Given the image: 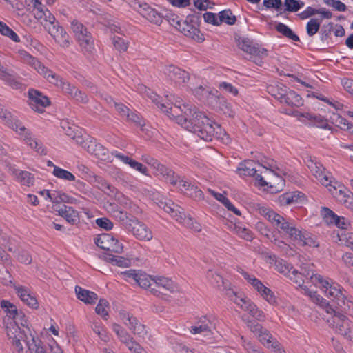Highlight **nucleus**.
Segmentation results:
<instances>
[{
    "label": "nucleus",
    "mask_w": 353,
    "mask_h": 353,
    "mask_svg": "<svg viewBox=\"0 0 353 353\" xmlns=\"http://www.w3.org/2000/svg\"><path fill=\"white\" fill-rule=\"evenodd\" d=\"M149 97L168 117L174 119L179 125L185 130L196 134L205 141H211L213 139H220L223 143H228L230 138L226 132L221 125L208 116L199 111L196 107L183 104L181 101L176 99L174 104L168 107L164 103H160L159 97L152 92L147 93Z\"/></svg>",
    "instance_id": "f257e3e1"
},
{
    "label": "nucleus",
    "mask_w": 353,
    "mask_h": 353,
    "mask_svg": "<svg viewBox=\"0 0 353 353\" xmlns=\"http://www.w3.org/2000/svg\"><path fill=\"white\" fill-rule=\"evenodd\" d=\"M1 307L6 315L3 319L7 335L12 340V345L19 352H23V345L21 340L26 336V330L22 329L26 327L27 321L22 312H19L16 305L9 301L2 300Z\"/></svg>",
    "instance_id": "f03ea898"
},
{
    "label": "nucleus",
    "mask_w": 353,
    "mask_h": 353,
    "mask_svg": "<svg viewBox=\"0 0 353 353\" xmlns=\"http://www.w3.org/2000/svg\"><path fill=\"white\" fill-rule=\"evenodd\" d=\"M160 208L170 214L176 221L194 232H199L202 230L201 225L190 216H187L181 207L175 204L171 200L165 199L157 203Z\"/></svg>",
    "instance_id": "7ed1b4c3"
},
{
    "label": "nucleus",
    "mask_w": 353,
    "mask_h": 353,
    "mask_svg": "<svg viewBox=\"0 0 353 353\" xmlns=\"http://www.w3.org/2000/svg\"><path fill=\"white\" fill-rule=\"evenodd\" d=\"M18 54L21 61L33 68L50 83L59 88L61 86L63 83V79L50 69L46 68L37 59L24 50H19Z\"/></svg>",
    "instance_id": "20e7f679"
},
{
    "label": "nucleus",
    "mask_w": 353,
    "mask_h": 353,
    "mask_svg": "<svg viewBox=\"0 0 353 353\" xmlns=\"http://www.w3.org/2000/svg\"><path fill=\"white\" fill-rule=\"evenodd\" d=\"M261 213L272 223L277 230H281L284 232L292 240L296 241L298 236H300L301 230L295 227L292 223L286 221L284 217L276 212L268 208H262Z\"/></svg>",
    "instance_id": "39448f33"
},
{
    "label": "nucleus",
    "mask_w": 353,
    "mask_h": 353,
    "mask_svg": "<svg viewBox=\"0 0 353 353\" xmlns=\"http://www.w3.org/2000/svg\"><path fill=\"white\" fill-rule=\"evenodd\" d=\"M6 125L14 130L23 139L25 143L34 149L38 154H46V149L41 142L34 138L30 130L27 128L15 117L12 116L10 123H7Z\"/></svg>",
    "instance_id": "423d86ee"
},
{
    "label": "nucleus",
    "mask_w": 353,
    "mask_h": 353,
    "mask_svg": "<svg viewBox=\"0 0 353 353\" xmlns=\"http://www.w3.org/2000/svg\"><path fill=\"white\" fill-rule=\"evenodd\" d=\"M325 319L330 327L345 337L352 330L353 321L349 316L340 311L334 310L332 314L325 316Z\"/></svg>",
    "instance_id": "0eeeda50"
},
{
    "label": "nucleus",
    "mask_w": 353,
    "mask_h": 353,
    "mask_svg": "<svg viewBox=\"0 0 353 353\" xmlns=\"http://www.w3.org/2000/svg\"><path fill=\"white\" fill-rule=\"evenodd\" d=\"M238 47L248 54L250 59L256 64L261 65L262 59L268 56V50L260 48L259 44L247 37H239L236 39Z\"/></svg>",
    "instance_id": "6e6552de"
},
{
    "label": "nucleus",
    "mask_w": 353,
    "mask_h": 353,
    "mask_svg": "<svg viewBox=\"0 0 353 353\" xmlns=\"http://www.w3.org/2000/svg\"><path fill=\"white\" fill-rule=\"evenodd\" d=\"M71 28L82 50L91 53L94 49V41L87 28L77 20H73Z\"/></svg>",
    "instance_id": "1a4fd4ad"
},
{
    "label": "nucleus",
    "mask_w": 353,
    "mask_h": 353,
    "mask_svg": "<svg viewBox=\"0 0 353 353\" xmlns=\"http://www.w3.org/2000/svg\"><path fill=\"white\" fill-rule=\"evenodd\" d=\"M152 285L151 293L158 297L163 298L180 292L177 284L166 277L155 276Z\"/></svg>",
    "instance_id": "9d476101"
},
{
    "label": "nucleus",
    "mask_w": 353,
    "mask_h": 353,
    "mask_svg": "<svg viewBox=\"0 0 353 353\" xmlns=\"http://www.w3.org/2000/svg\"><path fill=\"white\" fill-rule=\"evenodd\" d=\"M120 319L123 324L134 334L144 339L148 335V331L145 325L141 323L137 317L125 310H121L119 313Z\"/></svg>",
    "instance_id": "9b49d317"
},
{
    "label": "nucleus",
    "mask_w": 353,
    "mask_h": 353,
    "mask_svg": "<svg viewBox=\"0 0 353 353\" xmlns=\"http://www.w3.org/2000/svg\"><path fill=\"white\" fill-rule=\"evenodd\" d=\"M94 243L101 249L110 252L121 254L123 250L122 243L108 233L99 234L94 239Z\"/></svg>",
    "instance_id": "f8f14e48"
},
{
    "label": "nucleus",
    "mask_w": 353,
    "mask_h": 353,
    "mask_svg": "<svg viewBox=\"0 0 353 353\" xmlns=\"http://www.w3.org/2000/svg\"><path fill=\"white\" fill-rule=\"evenodd\" d=\"M164 72L166 77L176 85L188 87L187 83L190 79L188 72L174 65H170L165 67Z\"/></svg>",
    "instance_id": "ddd939ff"
},
{
    "label": "nucleus",
    "mask_w": 353,
    "mask_h": 353,
    "mask_svg": "<svg viewBox=\"0 0 353 353\" xmlns=\"http://www.w3.org/2000/svg\"><path fill=\"white\" fill-rule=\"evenodd\" d=\"M127 230L141 241H150L152 239L151 230L142 222H140L135 217L132 219V222L128 223Z\"/></svg>",
    "instance_id": "4468645a"
},
{
    "label": "nucleus",
    "mask_w": 353,
    "mask_h": 353,
    "mask_svg": "<svg viewBox=\"0 0 353 353\" xmlns=\"http://www.w3.org/2000/svg\"><path fill=\"white\" fill-rule=\"evenodd\" d=\"M233 301L243 310L248 312L253 318L259 321H265V316L263 312L259 310L250 299L241 298L234 294Z\"/></svg>",
    "instance_id": "2eb2a0df"
},
{
    "label": "nucleus",
    "mask_w": 353,
    "mask_h": 353,
    "mask_svg": "<svg viewBox=\"0 0 353 353\" xmlns=\"http://www.w3.org/2000/svg\"><path fill=\"white\" fill-rule=\"evenodd\" d=\"M233 301L243 310L248 312L253 318L259 321H265V316L263 312L259 310L250 299L241 298L234 294Z\"/></svg>",
    "instance_id": "dca6fc26"
},
{
    "label": "nucleus",
    "mask_w": 353,
    "mask_h": 353,
    "mask_svg": "<svg viewBox=\"0 0 353 353\" xmlns=\"http://www.w3.org/2000/svg\"><path fill=\"white\" fill-rule=\"evenodd\" d=\"M216 323L217 320L214 318L203 316L200 319L196 325L191 327L190 332L192 334L205 333V336L213 335L216 330Z\"/></svg>",
    "instance_id": "f3484780"
},
{
    "label": "nucleus",
    "mask_w": 353,
    "mask_h": 353,
    "mask_svg": "<svg viewBox=\"0 0 353 353\" xmlns=\"http://www.w3.org/2000/svg\"><path fill=\"white\" fill-rule=\"evenodd\" d=\"M278 94L276 97L281 103H285L289 106L299 107L303 104L302 98L293 90H287L286 88L281 85L279 88Z\"/></svg>",
    "instance_id": "a211bd4d"
},
{
    "label": "nucleus",
    "mask_w": 353,
    "mask_h": 353,
    "mask_svg": "<svg viewBox=\"0 0 353 353\" xmlns=\"http://www.w3.org/2000/svg\"><path fill=\"white\" fill-rule=\"evenodd\" d=\"M29 105L35 112H43L44 108L50 104L47 97L37 90L31 89L28 91Z\"/></svg>",
    "instance_id": "6ab92c4d"
},
{
    "label": "nucleus",
    "mask_w": 353,
    "mask_h": 353,
    "mask_svg": "<svg viewBox=\"0 0 353 353\" xmlns=\"http://www.w3.org/2000/svg\"><path fill=\"white\" fill-rule=\"evenodd\" d=\"M83 148L90 154L102 161H112L108 150L102 145L97 143L96 140L91 137H87V141L85 145H83Z\"/></svg>",
    "instance_id": "aec40b11"
},
{
    "label": "nucleus",
    "mask_w": 353,
    "mask_h": 353,
    "mask_svg": "<svg viewBox=\"0 0 353 353\" xmlns=\"http://www.w3.org/2000/svg\"><path fill=\"white\" fill-rule=\"evenodd\" d=\"M255 163L253 161H245L241 163L238 168V172L242 176H254L256 180L259 181L261 186L268 185V183L264 181L261 174H258V170L254 166Z\"/></svg>",
    "instance_id": "412c9836"
},
{
    "label": "nucleus",
    "mask_w": 353,
    "mask_h": 353,
    "mask_svg": "<svg viewBox=\"0 0 353 353\" xmlns=\"http://www.w3.org/2000/svg\"><path fill=\"white\" fill-rule=\"evenodd\" d=\"M248 326L265 346L270 347L272 342L275 340L268 330L263 327L261 325L249 321Z\"/></svg>",
    "instance_id": "4be33fe9"
},
{
    "label": "nucleus",
    "mask_w": 353,
    "mask_h": 353,
    "mask_svg": "<svg viewBox=\"0 0 353 353\" xmlns=\"http://www.w3.org/2000/svg\"><path fill=\"white\" fill-rule=\"evenodd\" d=\"M153 170H154V174L157 176L163 178L165 181L174 186L177 185L179 176L176 175L172 170L167 168L159 162L156 163Z\"/></svg>",
    "instance_id": "5701e85b"
},
{
    "label": "nucleus",
    "mask_w": 353,
    "mask_h": 353,
    "mask_svg": "<svg viewBox=\"0 0 353 353\" xmlns=\"http://www.w3.org/2000/svg\"><path fill=\"white\" fill-rule=\"evenodd\" d=\"M138 11L144 18L154 24L161 25L163 21L161 14L146 3H139Z\"/></svg>",
    "instance_id": "b1692460"
},
{
    "label": "nucleus",
    "mask_w": 353,
    "mask_h": 353,
    "mask_svg": "<svg viewBox=\"0 0 353 353\" xmlns=\"http://www.w3.org/2000/svg\"><path fill=\"white\" fill-rule=\"evenodd\" d=\"M307 165L314 176L323 185L328 187V185H330V178L327 174L324 173V168L320 163L315 162L310 159L307 162Z\"/></svg>",
    "instance_id": "393cba45"
},
{
    "label": "nucleus",
    "mask_w": 353,
    "mask_h": 353,
    "mask_svg": "<svg viewBox=\"0 0 353 353\" xmlns=\"http://www.w3.org/2000/svg\"><path fill=\"white\" fill-rule=\"evenodd\" d=\"M315 279H318V286L325 295L332 300V302H333L336 297L343 294L340 288L330 283V282L323 276H316Z\"/></svg>",
    "instance_id": "a878e982"
},
{
    "label": "nucleus",
    "mask_w": 353,
    "mask_h": 353,
    "mask_svg": "<svg viewBox=\"0 0 353 353\" xmlns=\"http://www.w3.org/2000/svg\"><path fill=\"white\" fill-rule=\"evenodd\" d=\"M210 104L216 111H220L228 117L234 116L231 105L223 97L216 95L211 97Z\"/></svg>",
    "instance_id": "bb28decb"
},
{
    "label": "nucleus",
    "mask_w": 353,
    "mask_h": 353,
    "mask_svg": "<svg viewBox=\"0 0 353 353\" xmlns=\"http://www.w3.org/2000/svg\"><path fill=\"white\" fill-rule=\"evenodd\" d=\"M60 88L65 93L68 94L79 102L86 103L88 101V98L85 94L77 89L76 87L72 85L68 82L63 81Z\"/></svg>",
    "instance_id": "cd10ccee"
},
{
    "label": "nucleus",
    "mask_w": 353,
    "mask_h": 353,
    "mask_svg": "<svg viewBox=\"0 0 353 353\" xmlns=\"http://www.w3.org/2000/svg\"><path fill=\"white\" fill-rule=\"evenodd\" d=\"M21 341L28 347L29 353H47L46 347L43 345L42 342L39 339H35L32 335L28 336L26 334L23 339L21 340Z\"/></svg>",
    "instance_id": "c85d7f7f"
},
{
    "label": "nucleus",
    "mask_w": 353,
    "mask_h": 353,
    "mask_svg": "<svg viewBox=\"0 0 353 353\" xmlns=\"http://www.w3.org/2000/svg\"><path fill=\"white\" fill-rule=\"evenodd\" d=\"M14 290L17 292L18 296L21 301L28 306L37 309L38 307V302L37 299L32 296L29 290L22 285L14 286Z\"/></svg>",
    "instance_id": "c756f323"
},
{
    "label": "nucleus",
    "mask_w": 353,
    "mask_h": 353,
    "mask_svg": "<svg viewBox=\"0 0 353 353\" xmlns=\"http://www.w3.org/2000/svg\"><path fill=\"white\" fill-rule=\"evenodd\" d=\"M303 289L305 291V293L307 294L312 300L316 304L319 305L322 308L325 310L327 313V316H329L330 314H332V312L334 310L333 306L330 305L329 302H327L325 299L321 297L320 295L317 294L316 292H311L308 290L306 286H304Z\"/></svg>",
    "instance_id": "7c9ffc66"
},
{
    "label": "nucleus",
    "mask_w": 353,
    "mask_h": 353,
    "mask_svg": "<svg viewBox=\"0 0 353 353\" xmlns=\"http://www.w3.org/2000/svg\"><path fill=\"white\" fill-rule=\"evenodd\" d=\"M29 5L32 6V12L36 19L41 20V21H46L48 18V14H52L51 12L45 8L40 0H28Z\"/></svg>",
    "instance_id": "2f4dec72"
},
{
    "label": "nucleus",
    "mask_w": 353,
    "mask_h": 353,
    "mask_svg": "<svg viewBox=\"0 0 353 353\" xmlns=\"http://www.w3.org/2000/svg\"><path fill=\"white\" fill-rule=\"evenodd\" d=\"M48 19L46 21H41L48 32L54 39L59 34L60 30H63V28L59 25V23L56 20L54 16L49 14L47 17Z\"/></svg>",
    "instance_id": "473e14b6"
},
{
    "label": "nucleus",
    "mask_w": 353,
    "mask_h": 353,
    "mask_svg": "<svg viewBox=\"0 0 353 353\" xmlns=\"http://www.w3.org/2000/svg\"><path fill=\"white\" fill-rule=\"evenodd\" d=\"M55 210L71 224H75L78 221V212L70 206L62 205L57 207Z\"/></svg>",
    "instance_id": "72a5a7b5"
},
{
    "label": "nucleus",
    "mask_w": 353,
    "mask_h": 353,
    "mask_svg": "<svg viewBox=\"0 0 353 353\" xmlns=\"http://www.w3.org/2000/svg\"><path fill=\"white\" fill-rule=\"evenodd\" d=\"M75 292L77 298L86 304H94L98 299V296L96 293L83 289L80 286L75 287Z\"/></svg>",
    "instance_id": "f704fd0d"
},
{
    "label": "nucleus",
    "mask_w": 353,
    "mask_h": 353,
    "mask_svg": "<svg viewBox=\"0 0 353 353\" xmlns=\"http://www.w3.org/2000/svg\"><path fill=\"white\" fill-rule=\"evenodd\" d=\"M181 24L183 28L180 32L185 37H190L198 42H202L204 41L203 34H201L199 29L196 27L188 22Z\"/></svg>",
    "instance_id": "c9c22d12"
},
{
    "label": "nucleus",
    "mask_w": 353,
    "mask_h": 353,
    "mask_svg": "<svg viewBox=\"0 0 353 353\" xmlns=\"http://www.w3.org/2000/svg\"><path fill=\"white\" fill-rule=\"evenodd\" d=\"M188 88L192 90L193 94L200 100H207L210 103L211 97H215L212 94L210 90L208 88L199 85L197 88H194V85L192 83H190Z\"/></svg>",
    "instance_id": "e433bc0d"
},
{
    "label": "nucleus",
    "mask_w": 353,
    "mask_h": 353,
    "mask_svg": "<svg viewBox=\"0 0 353 353\" xmlns=\"http://www.w3.org/2000/svg\"><path fill=\"white\" fill-rule=\"evenodd\" d=\"M13 174L15 175L17 181L22 185L29 187L34 185V177L30 172L23 170H14Z\"/></svg>",
    "instance_id": "4c0bfd02"
},
{
    "label": "nucleus",
    "mask_w": 353,
    "mask_h": 353,
    "mask_svg": "<svg viewBox=\"0 0 353 353\" xmlns=\"http://www.w3.org/2000/svg\"><path fill=\"white\" fill-rule=\"evenodd\" d=\"M333 308L336 311H340L341 313L345 314L351 306V301L347 300L343 294L336 298V299L332 302Z\"/></svg>",
    "instance_id": "58836bf2"
},
{
    "label": "nucleus",
    "mask_w": 353,
    "mask_h": 353,
    "mask_svg": "<svg viewBox=\"0 0 353 353\" xmlns=\"http://www.w3.org/2000/svg\"><path fill=\"white\" fill-rule=\"evenodd\" d=\"M301 245H308L310 247L317 248L319 245V242L316 241V238L312 235H310L305 231H301L300 236H298L296 241Z\"/></svg>",
    "instance_id": "ea45409f"
},
{
    "label": "nucleus",
    "mask_w": 353,
    "mask_h": 353,
    "mask_svg": "<svg viewBox=\"0 0 353 353\" xmlns=\"http://www.w3.org/2000/svg\"><path fill=\"white\" fill-rule=\"evenodd\" d=\"M104 259L107 262L122 268L129 267L131 264V261L129 259L121 256L113 255L110 253H106L104 255Z\"/></svg>",
    "instance_id": "a19ab883"
},
{
    "label": "nucleus",
    "mask_w": 353,
    "mask_h": 353,
    "mask_svg": "<svg viewBox=\"0 0 353 353\" xmlns=\"http://www.w3.org/2000/svg\"><path fill=\"white\" fill-rule=\"evenodd\" d=\"M231 230L241 238L251 241L254 236L252 232L240 223H235L232 225Z\"/></svg>",
    "instance_id": "79ce46f5"
},
{
    "label": "nucleus",
    "mask_w": 353,
    "mask_h": 353,
    "mask_svg": "<svg viewBox=\"0 0 353 353\" xmlns=\"http://www.w3.org/2000/svg\"><path fill=\"white\" fill-rule=\"evenodd\" d=\"M154 277H152L145 273L139 272L135 282L142 288L148 289L151 292L154 285Z\"/></svg>",
    "instance_id": "37998d69"
},
{
    "label": "nucleus",
    "mask_w": 353,
    "mask_h": 353,
    "mask_svg": "<svg viewBox=\"0 0 353 353\" xmlns=\"http://www.w3.org/2000/svg\"><path fill=\"white\" fill-rule=\"evenodd\" d=\"M299 273H302V276L305 277L311 281L314 285H318V279H315L316 276H322L320 274H316L314 273L313 270V264H303L301 267V272Z\"/></svg>",
    "instance_id": "c03bdc74"
},
{
    "label": "nucleus",
    "mask_w": 353,
    "mask_h": 353,
    "mask_svg": "<svg viewBox=\"0 0 353 353\" xmlns=\"http://www.w3.org/2000/svg\"><path fill=\"white\" fill-rule=\"evenodd\" d=\"M301 116L313 122V123L319 128L324 129L330 128L327 119L321 115H314L307 112L305 114H302Z\"/></svg>",
    "instance_id": "a18cd8bd"
},
{
    "label": "nucleus",
    "mask_w": 353,
    "mask_h": 353,
    "mask_svg": "<svg viewBox=\"0 0 353 353\" xmlns=\"http://www.w3.org/2000/svg\"><path fill=\"white\" fill-rule=\"evenodd\" d=\"M327 188L332 196L335 197L339 202H341L343 200H344V199L347 196L348 194H350L351 192L343 186L339 185V187H336L332 185L331 183L330 185H328Z\"/></svg>",
    "instance_id": "49530a36"
},
{
    "label": "nucleus",
    "mask_w": 353,
    "mask_h": 353,
    "mask_svg": "<svg viewBox=\"0 0 353 353\" xmlns=\"http://www.w3.org/2000/svg\"><path fill=\"white\" fill-rule=\"evenodd\" d=\"M52 174L57 178L68 181H74L75 176L70 172L62 169L58 166H54Z\"/></svg>",
    "instance_id": "de8ad7c7"
},
{
    "label": "nucleus",
    "mask_w": 353,
    "mask_h": 353,
    "mask_svg": "<svg viewBox=\"0 0 353 353\" xmlns=\"http://www.w3.org/2000/svg\"><path fill=\"white\" fill-rule=\"evenodd\" d=\"M275 269L280 273L288 276L294 268L285 261L281 259L276 261Z\"/></svg>",
    "instance_id": "09e8293b"
},
{
    "label": "nucleus",
    "mask_w": 353,
    "mask_h": 353,
    "mask_svg": "<svg viewBox=\"0 0 353 353\" xmlns=\"http://www.w3.org/2000/svg\"><path fill=\"white\" fill-rule=\"evenodd\" d=\"M276 30L279 32H280L283 35H284L285 37H286L293 41H299V37L296 34H295L290 28H288L286 25H285L282 23H279L276 26Z\"/></svg>",
    "instance_id": "8fccbe9b"
},
{
    "label": "nucleus",
    "mask_w": 353,
    "mask_h": 353,
    "mask_svg": "<svg viewBox=\"0 0 353 353\" xmlns=\"http://www.w3.org/2000/svg\"><path fill=\"white\" fill-rule=\"evenodd\" d=\"M219 19V24L222 22H225L227 24L233 25L236 21V17L232 14L230 10H225L220 12Z\"/></svg>",
    "instance_id": "3c124183"
},
{
    "label": "nucleus",
    "mask_w": 353,
    "mask_h": 353,
    "mask_svg": "<svg viewBox=\"0 0 353 353\" xmlns=\"http://www.w3.org/2000/svg\"><path fill=\"white\" fill-rule=\"evenodd\" d=\"M126 120L128 122H131L134 125L140 127L142 131L145 130V121L140 115H139L136 112H132L130 110V114H128L126 117Z\"/></svg>",
    "instance_id": "603ef678"
},
{
    "label": "nucleus",
    "mask_w": 353,
    "mask_h": 353,
    "mask_svg": "<svg viewBox=\"0 0 353 353\" xmlns=\"http://www.w3.org/2000/svg\"><path fill=\"white\" fill-rule=\"evenodd\" d=\"M54 39L63 48H67L70 46V37L65 30H60L59 34Z\"/></svg>",
    "instance_id": "864d4df0"
},
{
    "label": "nucleus",
    "mask_w": 353,
    "mask_h": 353,
    "mask_svg": "<svg viewBox=\"0 0 353 353\" xmlns=\"http://www.w3.org/2000/svg\"><path fill=\"white\" fill-rule=\"evenodd\" d=\"M298 194L295 192H288L281 195L279 197V202L281 205H288L296 202Z\"/></svg>",
    "instance_id": "5fc2aeb1"
},
{
    "label": "nucleus",
    "mask_w": 353,
    "mask_h": 353,
    "mask_svg": "<svg viewBox=\"0 0 353 353\" xmlns=\"http://www.w3.org/2000/svg\"><path fill=\"white\" fill-rule=\"evenodd\" d=\"M112 43L115 49L119 52H125L129 47V42L124 38L119 36H114L112 38Z\"/></svg>",
    "instance_id": "6e6d98bb"
},
{
    "label": "nucleus",
    "mask_w": 353,
    "mask_h": 353,
    "mask_svg": "<svg viewBox=\"0 0 353 353\" xmlns=\"http://www.w3.org/2000/svg\"><path fill=\"white\" fill-rule=\"evenodd\" d=\"M112 213L113 216L119 221H121L122 225H123L126 229V224L130 223L132 222V219L134 218L132 216H128L127 213L119 210H115L112 212Z\"/></svg>",
    "instance_id": "4d7b16f0"
},
{
    "label": "nucleus",
    "mask_w": 353,
    "mask_h": 353,
    "mask_svg": "<svg viewBox=\"0 0 353 353\" xmlns=\"http://www.w3.org/2000/svg\"><path fill=\"white\" fill-rule=\"evenodd\" d=\"M321 214L327 223H335L336 221H339V216L328 208H322Z\"/></svg>",
    "instance_id": "13d9d810"
},
{
    "label": "nucleus",
    "mask_w": 353,
    "mask_h": 353,
    "mask_svg": "<svg viewBox=\"0 0 353 353\" xmlns=\"http://www.w3.org/2000/svg\"><path fill=\"white\" fill-rule=\"evenodd\" d=\"M108 306V302L103 299H101L97 305L96 306L95 311L97 314L101 315L102 317L106 319L108 316V312L107 310Z\"/></svg>",
    "instance_id": "bf43d9fd"
},
{
    "label": "nucleus",
    "mask_w": 353,
    "mask_h": 353,
    "mask_svg": "<svg viewBox=\"0 0 353 353\" xmlns=\"http://www.w3.org/2000/svg\"><path fill=\"white\" fill-rule=\"evenodd\" d=\"M0 33L10 37L15 42L19 41V38L17 34L3 22H0Z\"/></svg>",
    "instance_id": "052dcab7"
},
{
    "label": "nucleus",
    "mask_w": 353,
    "mask_h": 353,
    "mask_svg": "<svg viewBox=\"0 0 353 353\" xmlns=\"http://www.w3.org/2000/svg\"><path fill=\"white\" fill-rule=\"evenodd\" d=\"M321 23L316 19H311L306 26L307 33L310 37L314 36L319 30Z\"/></svg>",
    "instance_id": "680f3d73"
},
{
    "label": "nucleus",
    "mask_w": 353,
    "mask_h": 353,
    "mask_svg": "<svg viewBox=\"0 0 353 353\" xmlns=\"http://www.w3.org/2000/svg\"><path fill=\"white\" fill-rule=\"evenodd\" d=\"M340 241L347 247L353 250V233L350 232L343 231L339 234Z\"/></svg>",
    "instance_id": "e2e57ef3"
},
{
    "label": "nucleus",
    "mask_w": 353,
    "mask_h": 353,
    "mask_svg": "<svg viewBox=\"0 0 353 353\" xmlns=\"http://www.w3.org/2000/svg\"><path fill=\"white\" fill-rule=\"evenodd\" d=\"M256 229L259 231L262 235L265 236L268 239L273 241L274 235L272 232L267 228L265 224L263 222H258L256 224Z\"/></svg>",
    "instance_id": "0e129e2a"
},
{
    "label": "nucleus",
    "mask_w": 353,
    "mask_h": 353,
    "mask_svg": "<svg viewBox=\"0 0 353 353\" xmlns=\"http://www.w3.org/2000/svg\"><path fill=\"white\" fill-rule=\"evenodd\" d=\"M286 10L289 12H297L304 3L296 0H285Z\"/></svg>",
    "instance_id": "69168bd1"
},
{
    "label": "nucleus",
    "mask_w": 353,
    "mask_h": 353,
    "mask_svg": "<svg viewBox=\"0 0 353 353\" xmlns=\"http://www.w3.org/2000/svg\"><path fill=\"white\" fill-rule=\"evenodd\" d=\"M208 277L211 279V281L216 285L218 288H221L224 285V281L221 275L215 272L209 270L208 272Z\"/></svg>",
    "instance_id": "338daca9"
},
{
    "label": "nucleus",
    "mask_w": 353,
    "mask_h": 353,
    "mask_svg": "<svg viewBox=\"0 0 353 353\" xmlns=\"http://www.w3.org/2000/svg\"><path fill=\"white\" fill-rule=\"evenodd\" d=\"M259 293L270 304H274L276 302L275 296L268 288L265 286Z\"/></svg>",
    "instance_id": "774afa93"
}]
</instances>
